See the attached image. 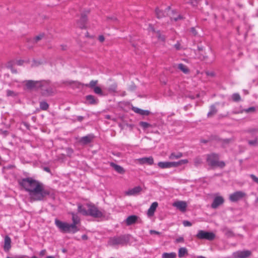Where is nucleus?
Returning <instances> with one entry per match:
<instances>
[{"instance_id": "f257e3e1", "label": "nucleus", "mask_w": 258, "mask_h": 258, "mask_svg": "<svg viewBox=\"0 0 258 258\" xmlns=\"http://www.w3.org/2000/svg\"><path fill=\"white\" fill-rule=\"evenodd\" d=\"M18 183L25 191L28 192L29 196L34 201H42L47 197L54 199L55 195L48 187L34 178H22L18 180Z\"/></svg>"}, {"instance_id": "f03ea898", "label": "nucleus", "mask_w": 258, "mask_h": 258, "mask_svg": "<svg viewBox=\"0 0 258 258\" xmlns=\"http://www.w3.org/2000/svg\"><path fill=\"white\" fill-rule=\"evenodd\" d=\"M131 235L128 234L121 235L119 236H114L109 239L108 243L110 245H125L130 241Z\"/></svg>"}, {"instance_id": "7ed1b4c3", "label": "nucleus", "mask_w": 258, "mask_h": 258, "mask_svg": "<svg viewBox=\"0 0 258 258\" xmlns=\"http://www.w3.org/2000/svg\"><path fill=\"white\" fill-rule=\"evenodd\" d=\"M219 155L215 153H212L207 155V162L208 164L212 168L220 167L223 168L225 164L223 161H219Z\"/></svg>"}, {"instance_id": "20e7f679", "label": "nucleus", "mask_w": 258, "mask_h": 258, "mask_svg": "<svg viewBox=\"0 0 258 258\" xmlns=\"http://www.w3.org/2000/svg\"><path fill=\"white\" fill-rule=\"evenodd\" d=\"M39 89L41 90V93L43 96H49L54 93L52 85L49 81H40Z\"/></svg>"}, {"instance_id": "39448f33", "label": "nucleus", "mask_w": 258, "mask_h": 258, "mask_svg": "<svg viewBox=\"0 0 258 258\" xmlns=\"http://www.w3.org/2000/svg\"><path fill=\"white\" fill-rule=\"evenodd\" d=\"M170 7H168L166 9L163 11L162 10H159L158 8H156L155 10V13L156 15V17L158 19H160L163 17H165L166 16L170 17L171 19H173L175 21H177L178 20H181L183 19V17L181 15H178L177 17H174L172 16L174 14V11H172L170 12Z\"/></svg>"}, {"instance_id": "423d86ee", "label": "nucleus", "mask_w": 258, "mask_h": 258, "mask_svg": "<svg viewBox=\"0 0 258 258\" xmlns=\"http://www.w3.org/2000/svg\"><path fill=\"white\" fill-rule=\"evenodd\" d=\"M196 236L199 239L212 241L215 238L216 235L213 232L199 230Z\"/></svg>"}, {"instance_id": "0eeeda50", "label": "nucleus", "mask_w": 258, "mask_h": 258, "mask_svg": "<svg viewBox=\"0 0 258 258\" xmlns=\"http://www.w3.org/2000/svg\"><path fill=\"white\" fill-rule=\"evenodd\" d=\"M188 162L187 160H181L178 162H160L158 163V166L162 169L170 168L171 167H177Z\"/></svg>"}, {"instance_id": "6e6552de", "label": "nucleus", "mask_w": 258, "mask_h": 258, "mask_svg": "<svg viewBox=\"0 0 258 258\" xmlns=\"http://www.w3.org/2000/svg\"><path fill=\"white\" fill-rule=\"evenodd\" d=\"M55 224L61 232L73 233V228L71 227L70 224L56 219Z\"/></svg>"}, {"instance_id": "1a4fd4ad", "label": "nucleus", "mask_w": 258, "mask_h": 258, "mask_svg": "<svg viewBox=\"0 0 258 258\" xmlns=\"http://www.w3.org/2000/svg\"><path fill=\"white\" fill-rule=\"evenodd\" d=\"M86 206L88 208V216H90L95 218H100L104 216L103 214L95 205L87 204Z\"/></svg>"}, {"instance_id": "9d476101", "label": "nucleus", "mask_w": 258, "mask_h": 258, "mask_svg": "<svg viewBox=\"0 0 258 258\" xmlns=\"http://www.w3.org/2000/svg\"><path fill=\"white\" fill-rule=\"evenodd\" d=\"M246 196V194L242 191H236L229 196V200L232 202H237Z\"/></svg>"}, {"instance_id": "9b49d317", "label": "nucleus", "mask_w": 258, "mask_h": 258, "mask_svg": "<svg viewBox=\"0 0 258 258\" xmlns=\"http://www.w3.org/2000/svg\"><path fill=\"white\" fill-rule=\"evenodd\" d=\"M252 254L249 250H238L233 253V258H248Z\"/></svg>"}, {"instance_id": "f8f14e48", "label": "nucleus", "mask_w": 258, "mask_h": 258, "mask_svg": "<svg viewBox=\"0 0 258 258\" xmlns=\"http://www.w3.org/2000/svg\"><path fill=\"white\" fill-rule=\"evenodd\" d=\"M90 13L89 10H85L81 13L80 20L78 22V26L81 29L86 28V23L87 21V15Z\"/></svg>"}, {"instance_id": "ddd939ff", "label": "nucleus", "mask_w": 258, "mask_h": 258, "mask_svg": "<svg viewBox=\"0 0 258 258\" xmlns=\"http://www.w3.org/2000/svg\"><path fill=\"white\" fill-rule=\"evenodd\" d=\"M40 81H35L33 80H26L24 82L27 89L32 90L33 89H39V86Z\"/></svg>"}, {"instance_id": "4468645a", "label": "nucleus", "mask_w": 258, "mask_h": 258, "mask_svg": "<svg viewBox=\"0 0 258 258\" xmlns=\"http://www.w3.org/2000/svg\"><path fill=\"white\" fill-rule=\"evenodd\" d=\"M71 215H72L73 223L70 224L71 225V227L73 228V233H75L78 231H79V228L77 227L76 225L80 222V219L78 217V216L74 212H72Z\"/></svg>"}, {"instance_id": "2eb2a0df", "label": "nucleus", "mask_w": 258, "mask_h": 258, "mask_svg": "<svg viewBox=\"0 0 258 258\" xmlns=\"http://www.w3.org/2000/svg\"><path fill=\"white\" fill-rule=\"evenodd\" d=\"M12 240L8 235H6L4 237V243L3 245L4 250L6 252L10 251L12 247Z\"/></svg>"}, {"instance_id": "dca6fc26", "label": "nucleus", "mask_w": 258, "mask_h": 258, "mask_svg": "<svg viewBox=\"0 0 258 258\" xmlns=\"http://www.w3.org/2000/svg\"><path fill=\"white\" fill-rule=\"evenodd\" d=\"M173 206L182 212L186 211L187 206V203L185 201H176L173 203Z\"/></svg>"}, {"instance_id": "f3484780", "label": "nucleus", "mask_w": 258, "mask_h": 258, "mask_svg": "<svg viewBox=\"0 0 258 258\" xmlns=\"http://www.w3.org/2000/svg\"><path fill=\"white\" fill-rule=\"evenodd\" d=\"M224 202L223 198L221 196H218L215 197L211 205V207L213 209H216L220 205H222Z\"/></svg>"}, {"instance_id": "a211bd4d", "label": "nucleus", "mask_w": 258, "mask_h": 258, "mask_svg": "<svg viewBox=\"0 0 258 258\" xmlns=\"http://www.w3.org/2000/svg\"><path fill=\"white\" fill-rule=\"evenodd\" d=\"M137 162L141 164H146L152 165L154 163V160L152 157H144L137 159Z\"/></svg>"}, {"instance_id": "6ab92c4d", "label": "nucleus", "mask_w": 258, "mask_h": 258, "mask_svg": "<svg viewBox=\"0 0 258 258\" xmlns=\"http://www.w3.org/2000/svg\"><path fill=\"white\" fill-rule=\"evenodd\" d=\"M138 218V216L132 215L128 216L124 221L127 226H130L136 223Z\"/></svg>"}, {"instance_id": "aec40b11", "label": "nucleus", "mask_w": 258, "mask_h": 258, "mask_svg": "<svg viewBox=\"0 0 258 258\" xmlns=\"http://www.w3.org/2000/svg\"><path fill=\"white\" fill-rule=\"evenodd\" d=\"M93 138V135H88L80 138L79 140V142L82 145H86L90 143L92 141Z\"/></svg>"}, {"instance_id": "412c9836", "label": "nucleus", "mask_w": 258, "mask_h": 258, "mask_svg": "<svg viewBox=\"0 0 258 258\" xmlns=\"http://www.w3.org/2000/svg\"><path fill=\"white\" fill-rule=\"evenodd\" d=\"M215 140H216L219 143H221L222 146L223 147H226L227 146H228L229 144L232 143L234 141V138L225 139H222L217 138Z\"/></svg>"}, {"instance_id": "4be33fe9", "label": "nucleus", "mask_w": 258, "mask_h": 258, "mask_svg": "<svg viewBox=\"0 0 258 258\" xmlns=\"http://www.w3.org/2000/svg\"><path fill=\"white\" fill-rule=\"evenodd\" d=\"M142 190V188L140 186H137L133 188H131L126 191V195H136L139 194Z\"/></svg>"}, {"instance_id": "5701e85b", "label": "nucleus", "mask_w": 258, "mask_h": 258, "mask_svg": "<svg viewBox=\"0 0 258 258\" xmlns=\"http://www.w3.org/2000/svg\"><path fill=\"white\" fill-rule=\"evenodd\" d=\"M158 205V204L156 202H153L151 204L147 212V215L149 217H151L154 215Z\"/></svg>"}, {"instance_id": "b1692460", "label": "nucleus", "mask_w": 258, "mask_h": 258, "mask_svg": "<svg viewBox=\"0 0 258 258\" xmlns=\"http://www.w3.org/2000/svg\"><path fill=\"white\" fill-rule=\"evenodd\" d=\"M110 166L114 170H115L116 172H117L119 173L123 174L125 171L124 169L121 166L117 165L113 162H111L110 163Z\"/></svg>"}, {"instance_id": "393cba45", "label": "nucleus", "mask_w": 258, "mask_h": 258, "mask_svg": "<svg viewBox=\"0 0 258 258\" xmlns=\"http://www.w3.org/2000/svg\"><path fill=\"white\" fill-rule=\"evenodd\" d=\"M78 211L84 216H88V209H87L80 204L78 205Z\"/></svg>"}, {"instance_id": "a878e982", "label": "nucleus", "mask_w": 258, "mask_h": 258, "mask_svg": "<svg viewBox=\"0 0 258 258\" xmlns=\"http://www.w3.org/2000/svg\"><path fill=\"white\" fill-rule=\"evenodd\" d=\"M86 99L90 104H96L98 101V100L96 99L94 96L91 95L86 96Z\"/></svg>"}, {"instance_id": "bb28decb", "label": "nucleus", "mask_w": 258, "mask_h": 258, "mask_svg": "<svg viewBox=\"0 0 258 258\" xmlns=\"http://www.w3.org/2000/svg\"><path fill=\"white\" fill-rule=\"evenodd\" d=\"M223 232L224 233L225 236L228 238L234 237L235 235L233 232L227 227H225L223 229Z\"/></svg>"}, {"instance_id": "cd10ccee", "label": "nucleus", "mask_w": 258, "mask_h": 258, "mask_svg": "<svg viewBox=\"0 0 258 258\" xmlns=\"http://www.w3.org/2000/svg\"><path fill=\"white\" fill-rule=\"evenodd\" d=\"M182 153L180 152H173L169 156V158L171 160L177 159L182 157Z\"/></svg>"}, {"instance_id": "c85d7f7f", "label": "nucleus", "mask_w": 258, "mask_h": 258, "mask_svg": "<svg viewBox=\"0 0 258 258\" xmlns=\"http://www.w3.org/2000/svg\"><path fill=\"white\" fill-rule=\"evenodd\" d=\"M217 112V110L214 105L210 106V111L208 113V117H212Z\"/></svg>"}, {"instance_id": "c756f323", "label": "nucleus", "mask_w": 258, "mask_h": 258, "mask_svg": "<svg viewBox=\"0 0 258 258\" xmlns=\"http://www.w3.org/2000/svg\"><path fill=\"white\" fill-rule=\"evenodd\" d=\"M177 68L184 74H187L189 72L188 68L182 63H179L177 66Z\"/></svg>"}, {"instance_id": "7c9ffc66", "label": "nucleus", "mask_w": 258, "mask_h": 258, "mask_svg": "<svg viewBox=\"0 0 258 258\" xmlns=\"http://www.w3.org/2000/svg\"><path fill=\"white\" fill-rule=\"evenodd\" d=\"M176 254L175 252H164L162 255V258H175Z\"/></svg>"}, {"instance_id": "2f4dec72", "label": "nucleus", "mask_w": 258, "mask_h": 258, "mask_svg": "<svg viewBox=\"0 0 258 258\" xmlns=\"http://www.w3.org/2000/svg\"><path fill=\"white\" fill-rule=\"evenodd\" d=\"M185 254H187V249L185 247H181L178 250V255L179 257H182Z\"/></svg>"}, {"instance_id": "473e14b6", "label": "nucleus", "mask_w": 258, "mask_h": 258, "mask_svg": "<svg viewBox=\"0 0 258 258\" xmlns=\"http://www.w3.org/2000/svg\"><path fill=\"white\" fill-rule=\"evenodd\" d=\"M97 83L98 80H92L89 84H86L84 85L91 89H94V87H96V85Z\"/></svg>"}, {"instance_id": "72a5a7b5", "label": "nucleus", "mask_w": 258, "mask_h": 258, "mask_svg": "<svg viewBox=\"0 0 258 258\" xmlns=\"http://www.w3.org/2000/svg\"><path fill=\"white\" fill-rule=\"evenodd\" d=\"M93 90H94V93L97 95H99L100 96L104 95L102 90L99 87L96 86V87H94V88L93 89Z\"/></svg>"}, {"instance_id": "f704fd0d", "label": "nucleus", "mask_w": 258, "mask_h": 258, "mask_svg": "<svg viewBox=\"0 0 258 258\" xmlns=\"http://www.w3.org/2000/svg\"><path fill=\"white\" fill-rule=\"evenodd\" d=\"M139 125L144 129L146 130L148 128V127H151L152 125L150 123L144 122V121H141L139 123Z\"/></svg>"}, {"instance_id": "c9c22d12", "label": "nucleus", "mask_w": 258, "mask_h": 258, "mask_svg": "<svg viewBox=\"0 0 258 258\" xmlns=\"http://www.w3.org/2000/svg\"><path fill=\"white\" fill-rule=\"evenodd\" d=\"M48 106V103L45 101H42L40 103V107L42 110H46Z\"/></svg>"}, {"instance_id": "e433bc0d", "label": "nucleus", "mask_w": 258, "mask_h": 258, "mask_svg": "<svg viewBox=\"0 0 258 258\" xmlns=\"http://www.w3.org/2000/svg\"><path fill=\"white\" fill-rule=\"evenodd\" d=\"M117 89V84L116 83H114L111 85L108 88V91L110 92H116Z\"/></svg>"}, {"instance_id": "4c0bfd02", "label": "nucleus", "mask_w": 258, "mask_h": 258, "mask_svg": "<svg viewBox=\"0 0 258 258\" xmlns=\"http://www.w3.org/2000/svg\"><path fill=\"white\" fill-rule=\"evenodd\" d=\"M42 63H43V62L42 61H40V60L37 61V60L34 59L32 61V63L31 64V67H38L39 65L42 64Z\"/></svg>"}, {"instance_id": "58836bf2", "label": "nucleus", "mask_w": 258, "mask_h": 258, "mask_svg": "<svg viewBox=\"0 0 258 258\" xmlns=\"http://www.w3.org/2000/svg\"><path fill=\"white\" fill-rule=\"evenodd\" d=\"M132 110L136 113L140 114L141 115H143V112H144V110L140 109L136 107H133Z\"/></svg>"}, {"instance_id": "ea45409f", "label": "nucleus", "mask_w": 258, "mask_h": 258, "mask_svg": "<svg viewBox=\"0 0 258 258\" xmlns=\"http://www.w3.org/2000/svg\"><path fill=\"white\" fill-rule=\"evenodd\" d=\"M232 98L233 101L238 102L240 100V96L239 94L235 93L232 95Z\"/></svg>"}, {"instance_id": "a19ab883", "label": "nucleus", "mask_w": 258, "mask_h": 258, "mask_svg": "<svg viewBox=\"0 0 258 258\" xmlns=\"http://www.w3.org/2000/svg\"><path fill=\"white\" fill-rule=\"evenodd\" d=\"M255 109L254 107H250L247 109H244L241 111V112L252 113L254 112Z\"/></svg>"}, {"instance_id": "79ce46f5", "label": "nucleus", "mask_w": 258, "mask_h": 258, "mask_svg": "<svg viewBox=\"0 0 258 258\" xmlns=\"http://www.w3.org/2000/svg\"><path fill=\"white\" fill-rule=\"evenodd\" d=\"M156 33H157V36L158 37V38L162 41H164L165 40V36L164 35H162L161 33H160V32L159 31H158L156 32Z\"/></svg>"}, {"instance_id": "37998d69", "label": "nucleus", "mask_w": 258, "mask_h": 258, "mask_svg": "<svg viewBox=\"0 0 258 258\" xmlns=\"http://www.w3.org/2000/svg\"><path fill=\"white\" fill-rule=\"evenodd\" d=\"M13 62L12 61H10L7 64V67L8 68H9V69H11L12 72L13 73H17V71L16 70H14L13 68Z\"/></svg>"}, {"instance_id": "c03bdc74", "label": "nucleus", "mask_w": 258, "mask_h": 258, "mask_svg": "<svg viewBox=\"0 0 258 258\" xmlns=\"http://www.w3.org/2000/svg\"><path fill=\"white\" fill-rule=\"evenodd\" d=\"M44 34H41L35 37L34 39V42L35 43L37 42L38 41L41 40L44 36Z\"/></svg>"}, {"instance_id": "a18cd8bd", "label": "nucleus", "mask_w": 258, "mask_h": 258, "mask_svg": "<svg viewBox=\"0 0 258 258\" xmlns=\"http://www.w3.org/2000/svg\"><path fill=\"white\" fill-rule=\"evenodd\" d=\"M248 144L251 146H256L257 144V139H255L254 140L248 141Z\"/></svg>"}, {"instance_id": "49530a36", "label": "nucleus", "mask_w": 258, "mask_h": 258, "mask_svg": "<svg viewBox=\"0 0 258 258\" xmlns=\"http://www.w3.org/2000/svg\"><path fill=\"white\" fill-rule=\"evenodd\" d=\"M194 163H195V165L196 166H198V165H200V164H201L202 160L200 158H197L195 159Z\"/></svg>"}, {"instance_id": "de8ad7c7", "label": "nucleus", "mask_w": 258, "mask_h": 258, "mask_svg": "<svg viewBox=\"0 0 258 258\" xmlns=\"http://www.w3.org/2000/svg\"><path fill=\"white\" fill-rule=\"evenodd\" d=\"M7 95L8 96H14L16 95V93L11 90H8L7 91Z\"/></svg>"}, {"instance_id": "09e8293b", "label": "nucleus", "mask_w": 258, "mask_h": 258, "mask_svg": "<svg viewBox=\"0 0 258 258\" xmlns=\"http://www.w3.org/2000/svg\"><path fill=\"white\" fill-rule=\"evenodd\" d=\"M182 224L185 227L191 226L192 225V223L186 220L183 221Z\"/></svg>"}, {"instance_id": "8fccbe9b", "label": "nucleus", "mask_w": 258, "mask_h": 258, "mask_svg": "<svg viewBox=\"0 0 258 258\" xmlns=\"http://www.w3.org/2000/svg\"><path fill=\"white\" fill-rule=\"evenodd\" d=\"M73 151L71 148H67L66 149V154L68 156H70L73 153Z\"/></svg>"}, {"instance_id": "3c124183", "label": "nucleus", "mask_w": 258, "mask_h": 258, "mask_svg": "<svg viewBox=\"0 0 258 258\" xmlns=\"http://www.w3.org/2000/svg\"><path fill=\"white\" fill-rule=\"evenodd\" d=\"M150 233L151 234H157V235H160L161 233L160 232H158L157 231H156L155 230H150Z\"/></svg>"}, {"instance_id": "603ef678", "label": "nucleus", "mask_w": 258, "mask_h": 258, "mask_svg": "<svg viewBox=\"0 0 258 258\" xmlns=\"http://www.w3.org/2000/svg\"><path fill=\"white\" fill-rule=\"evenodd\" d=\"M183 242H184V238L183 237H179L178 238L176 239V242H177V243Z\"/></svg>"}, {"instance_id": "864d4df0", "label": "nucleus", "mask_w": 258, "mask_h": 258, "mask_svg": "<svg viewBox=\"0 0 258 258\" xmlns=\"http://www.w3.org/2000/svg\"><path fill=\"white\" fill-rule=\"evenodd\" d=\"M206 74H207V76H211V77H214L215 76V74L213 72L207 71L206 72Z\"/></svg>"}, {"instance_id": "5fc2aeb1", "label": "nucleus", "mask_w": 258, "mask_h": 258, "mask_svg": "<svg viewBox=\"0 0 258 258\" xmlns=\"http://www.w3.org/2000/svg\"><path fill=\"white\" fill-rule=\"evenodd\" d=\"M24 61L23 60H17L16 61V64L19 65V66H22L23 63H24Z\"/></svg>"}, {"instance_id": "6e6d98bb", "label": "nucleus", "mask_w": 258, "mask_h": 258, "mask_svg": "<svg viewBox=\"0 0 258 258\" xmlns=\"http://www.w3.org/2000/svg\"><path fill=\"white\" fill-rule=\"evenodd\" d=\"M46 253V250L45 249H42L39 252V255L41 256H43L45 255Z\"/></svg>"}, {"instance_id": "4d7b16f0", "label": "nucleus", "mask_w": 258, "mask_h": 258, "mask_svg": "<svg viewBox=\"0 0 258 258\" xmlns=\"http://www.w3.org/2000/svg\"><path fill=\"white\" fill-rule=\"evenodd\" d=\"M190 32L194 35H196L197 34V32L195 28L192 27L190 29Z\"/></svg>"}, {"instance_id": "13d9d810", "label": "nucleus", "mask_w": 258, "mask_h": 258, "mask_svg": "<svg viewBox=\"0 0 258 258\" xmlns=\"http://www.w3.org/2000/svg\"><path fill=\"white\" fill-rule=\"evenodd\" d=\"M143 115H148L149 114H150V112L149 111V110H144V112H143Z\"/></svg>"}, {"instance_id": "bf43d9fd", "label": "nucleus", "mask_w": 258, "mask_h": 258, "mask_svg": "<svg viewBox=\"0 0 258 258\" xmlns=\"http://www.w3.org/2000/svg\"><path fill=\"white\" fill-rule=\"evenodd\" d=\"M174 47L176 48V49L179 50L180 49V44L179 43H176L174 45Z\"/></svg>"}, {"instance_id": "052dcab7", "label": "nucleus", "mask_w": 258, "mask_h": 258, "mask_svg": "<svg viewBox=\"0 0 258 258\" xmlns=\"http://www.w3.org/2000/svg\"><path fill=\"white\" fill-rule=\"evenodd\" d=\"M105 38L104 37L103 35H100L99 36V40L100 42H103Z\"/></svg>"}, {"instance_id": "680f3d73", "label": "nucleus", "mask_w": 258, "mask_h": 258, "mask_svg": "<svg viewBox=\"0 0 258 258\" xmlns=\"http://www.w3.org/2000/svg\"><path fill=\"white\" fill-rule=\"evenodd\" d=\"M82 238L83 240H86L88 239V237L86 234H84L82 236Z\"/></svg>"}, {"instance_id": "e2e57ef3", "label": "nucleus", "mask_w": 258, "mask_h": 258, "mask_svg": "<svg viewBox=\"0 0 258 258\" xmlns=\"http://www.w3.org/2000/svg\"><path fill=\"white\" fill-rule=\"evenodd\" d=\"M107 19L113 21H116L117 20V19L114 17H108Z\"/></svg>"}, {"instance_id": "0e129e2a", "label": "nucleus", "mask_w": 258, "mask_h": 258, "mask_svg": "<svg viewBox=\"0 0 258 258\" xmlns=\"http://www.w3.org/2000/svg\"><path fill=\"white\" fill-rule=\"evenodd\" d=\"M6 258H28V256L26 255H23V256L19 257H12L8 256Z\"/></svg>"}, {"instance_id": "69168bd1", "label": "nucleus", "mask_w": 258, "mask_h": 258, "mask_svg": "<svg viewBox=\"0 0 258 258\" xmlns=\"http://www.w3.org/2000/svg\"><path fill=\"white\" fill-rule=\"evenodd\" d=\"M60 47L62 50H64L66 49L67 46L64 45H61Z\"/></svg>"}, {"instance_id": "338daca9", "label": "nucleus", "mask_w": 258, "mask_h": 258, "mask_svg": "<svg viewBox=\"0 0 258 258\" xmlns=\"http://www.w3.org/2000/svg\"><path fill=\"white\" fill-rule=\"evenodd\" d=\"M149 29V30H151L153 32H155V29H154V28L153 27V26L152 25H150Z\"/></svg>"}, {"instance_id": "774afa93", "label": "nucleus", "mask_w": 258, "mask_h": 258, "mask_svg": "<svg viewBox=\"0 0 258 258\" xmlns=\"http://www.w3.org/2000/svg\"><path fill=\"white\" fill-rule=\"evenodd\" d=\"M78 120L80 121H82L83 119V116H78Z\"/></svg>"}]
</instances>
